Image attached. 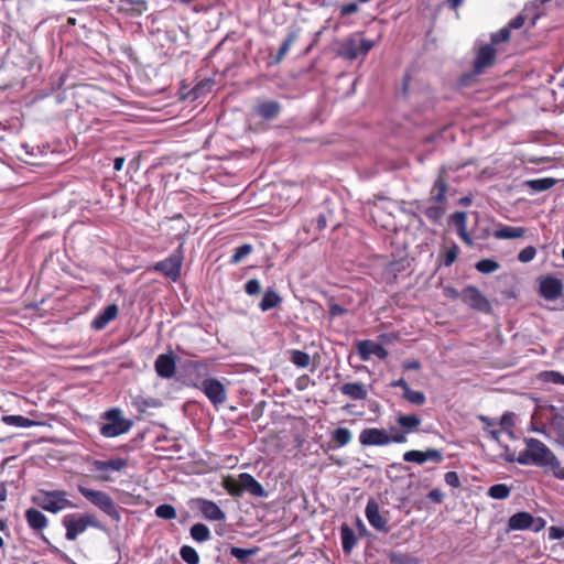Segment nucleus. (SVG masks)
Masks as SVG:
<instances>
[{
    "instance_id": "6e6552de",
    "label": "nucleus",
    "mask_w": 564,
    "mask_h": 564,
    "mask_svg": "<svg viewBox=\"0 0 564 564\" xmlns=\"http://www.w3.org/2000/svg\"><path fill=\"white\" fill-rule=\"evenodd\" d=\"M199 389L214 406L223 404L227 400L225 386L217 379H203L199 383H193Z\"/></svg>"
},
{
    "instance_id": "f257e3e1",
    "label": "nucleus",
    "mask_w": 564,
    "mask_h": 564,
    "mask_svg": "<svg viewBox=\"0 0 564 564\" xmlns=\"http://www.w3.org/2000/svg\"><path fill=\"white\" fill-rule=\"evenodd\" d=\"M107 422L99 429L104 437L111 438L128 433L133 426V422L123 417L122 411L118 408L110 409L102 416Z\"/></svg>"
},
{
    "instance_id": "ea45409f",
    "label": "nucleus",
    "mask_w": 564,
    "mask_h": 564,
    "mask_svg": "<svg viewBox=\"0 0 564 564\" xmlns=\"http://www.w3.org/2000/svg\"><path fill=\"white\" fill-rule=\"evenodd\" d=\"M181 558L187 564H198L199 555L196 550L192 546L184 545L180 550Z\"/></svg>"
},
{
    "instance_id": "c756f323",
    "label": "nucleus",
    "mask_w": 564,
    "mask_h": 564,
    "mask_svg": "<svg viewBox=\"0 0 564 564\" xmlns=\"http://www.w3.org/2000/svg\"><path fill=\"white\" fill-rule=\"evenodd\" d=\"M280 302L281 297L279 296V294L274 290L269 289L264 292L263 297L259 303V307L262 312H267L278 306Z\"/></svg>"
},
{
    "instance_id": "a19ab883",
    "label": "nucleus",
    "mask_w": 564,
    "mask_h": 564,
    "mask_svg": "<svg viewBox=\"0 0 564 564\" xmlns=\"http://www.w3.org/2000/svg\"><path fill=\"white\" fill-rule=\"evenodd\" d=\"M291 361L300 367V368H306L308 367L311 362V357L307 352L302 350H292L291 351Z\"/></svg>"
},
{
    "instance_id": "e433bc0d",
    "label": "nucleus",
    "mask_w": 564,
    "mask_h": 564,
    "mask_svg": "<svg viewBox=\"0 0 564 564\" xmlns=\"http://www.w3.org/2000/svg\"><path fill=\"white\" fill-rule=\"evenodd\" d=\"M475 268L478 272L488 274V273H492V272H496L497 270H499L500 264L496 260L486 258V259L479 260L475 264Z\"/></svg>"
},
{
    "instance_id": "774afa93",
    "label": "nucleus",
    "mask_w": 564,
    "mask_h": 564,
    "mask_svg": "<svg viewBox=\"0 0 564 564\" xmlns=\"http://www.w3.org/2000/svg\"><path fill=\"white\" fill-rule=\"evenodd\" d=\"M329 312L332 316H338L346 313V310L338 304L330 305Z\"/></svg>"
},
{
    "instance_id": "6e6d98bb",
    "label": "nucleus",
    "mask_w": 564,
    "mask_h": 564,
    "mask_svg": "<svg viewBox=\"0 0 564 564\" xmlns=\"http://www.w3.org/2000/svg\"><path fill=\"white\" fill-rule=\"evenodd\" d=\"M444 480L453 488H458L460 486V480L456 471H447L444 476Z\"/></svg>"
},
{
    "instance_id": "cd10ccee",
    "label": "nucleus",
    "mask_w": 564,
    "mask_h": 564,
    "mask_svg": "<svg viewBox=\"0 0 564 564\" xmlns=\"http://www.w3.org/2000/svg\"><path fill=\"white\" fill-rule=\"evenodd\" d=\"M25 518L29 525L34 530H41L47 524L45 516L37 509L31 508L26 510Z\"/></svg>"
},
{
    "instance_id": "39448f33",
    "label": "nucleus",
    "mask_w": 564,
    "mask_h": 564,
    "mask_svg": "<svg viewBox=\"0 0 564 564\" xmlns=\"http://www.w3.org/2000/svg\"><path fill=\"white\" fill-rule=\"evenodd\" d=\"M525 446L530 448L531 460L533 465L544 468L558 467V458L554 453L540 440L538 438H525Z\"/></svg>"
},
{
    "instance_id": "72a5a7b5",
    "label": "nucleus",
    "mask_w": 564,
    "mask_h": 564,
    "mask_svg": "<svg viewBox=\"0 0 564 564\" xmlns=\"http://www.w3.org/2000/svg\"><path fill=\"white\" fill-rule=\"evenodd\" d=\"M2 421L8 425L22 429L31 427L37 424L35 421H32L22 415H4Z\"/></svg>"
},
{
    "instance_id": "a18cd8bd",
    "label": "nucleus",
    "mask_w": 564,
    "mask_h": 564,
    "mask_svg": "<svg viewBox=\"0 0 564 564\" xmlns=\"http://www.w3.org/2000/svg\"><path fill=\"white\" fill-rule=\"evenodd\" d=\"M132 405L139 412H144L148 408H155L159 405L155 399H144L142 397H137L132 401Z\"/></svg>"
},
{
    "instance_id": "f03ea898",
    "label": "nucleus",
    "mask_w": 564,
    "mask_h": 564,
    "mask_svg": "<svg viewBox=\"0 0 564 564\" xmlns=\"http://www.w3.org/2000/svg\"><path fill=\"white\" fill-rule=\"evenodd\" d=\"M33 501L40 508L52 513H57L70 505L68 492L65 490H39L34 495Z\"/></svg>"
},
{
    "instance_id": "13d9d810",
    "label": "nucleus",
    "mask_w": 564,
    "mask_h": 564,
    "mask_svg": "<svg viewBox=\"0 0 564 564\" xmlns=\"http://www.w3.org/2000/svg\"><path fill=\"white\" fill-rule=\"evenodd\" d=\"M564 538V528L552 525L549 528L550 540H561Z\"/></svg>"
},
{
    "instance_id": "5701e85b",
    "label": "nucleus",
    "mask_w": 564,
    "mask_h": 564,
    "mask_svg": "<svg viewBox=\"0 0 564 564\" xmlns=\"http://www.w3.org/2000/svg\"><path fill=\"white\" fill-rule=\"evenodd\" d=\"M118 306L116 304L108 305L101 313H99L91 322L93 328L100 330L104 329L111 321L118 315Z\"/></svg>"
},
{
    "instance_id": "09e8293b",
    "label": "nucleus",
    "mask_w": 564,
    "mask_h": 564,
    "mask_svg": "<svg viewBox=\"0 0 564 564\" xmlns=\"http://www.w3.org/2000/svg\"><path fill=\"white\" fill-rule=\"evenodd\" d=\"M541 378L545 382H551L555 384H564V376L557 371H544L541 373Z\"/></svg>"
},
{
    "instance_id": "69168bd1",
    "label": "nucleus",
    "mask_w": 564,
    "mask_h": 564,
    "mask_svg": "<svg viewBox=\"0 0 564 564\" xmlns=\"http://www.w3.org/2000/svg\"><path fill=\"white\" fill-rule=\"evenodd\" d=\"M429 498L432 500V501H435V502H441L444 498V495L441 490L438 489H433L429 492Z\"/></svg>"
},
{
    "instance_id": "bb28decb",
    "label": "nucleus",
    "mask_w": 564,
    "mask_h": 564,
    "mask_svg": "<svg viewBox=\"0 0 564 564\" xmlns=\"http://www.w3.org/2000/svg\"><path fill=\"white\" fill-rule=\"evenodd\" d=\"M525 231L523 227L501 226L492 235L496 239H517L523 237Z\"/></svg>"
},
{
    "instance_id": "a211bd4d",
    "label": "nucleus",
    "mask_w": 564,
    "mask_h": 564,
    "mask_svg": "<svg viewBox=\"0 0 564 564\" xmlns=\"http://www.w3.org/2000/svg\"><path fill=\"white\" fill-rule=\"evenodd\" d=\"M154 368L159 377L171 379L175 375L176 364L172 354H161L156 357Z\"/></svg>"
},
{
    "instance_id": "e2e57ef3",
    "label": "nucleus",
    "mask_w": 564,
    "mask_h": 564,
    "mask_svg": "<svg viewBox=\"0 0 564 564\" xmlns=\"http://www.w3.org/2000/svg\"><path fill=\"white\" fill-rule=\"evenodd\" d=\"M444 295L446 297H449V299H453V300H456V299H462V293H459L455 288L453 286H446L444 288Z\"/></svg>"
},
{
    "instance_id": "4c0bfd02",
    "label": "nucleus",
    "mask_w": 564,
    "mask_h": 564,
    "mask_svg": "<svg viewBox=\"0 0 564 564\" xmlns=\"http://www.w3.org/2000/svg\"><path fill=\"white\" fill-rule=\"evenodd\" d=\"M351 432L347 427H338L333 433V441L338 447L346 446L351 441Z\"/></svg>"
},
{
    "instance_id": "c85d7f7f",
    "label": "nucleus",
    "mask_w": 564,
    "mask_h": 564,
    "mask_svg": "<svg viewBox=\"0 0 564 564\" xmlns=\"http://www.w3.org/2000/svg\"><path fill=\"white\" fill-rule=\"evenodd\" d=\"M299 37V31L297 30H291L285 40L283 41V43L281 44L275 57H274V62L275 63H280L284 56L288 54V52L290 51L291 46L295 43V41L297 40Z\"/></svg>"
},
{
    "instance_id": "dca6fc26",
    "label": "nucleus",
    "mask_w": 564,
    "mask_h": 564,
    "mask_svg": "<svg viewBox=\"0 0 564 564\" xmlns=\"http://www.w3.org/2000/svg\"><path fill=\"white\" fill-rule=\"evenodd\" d=\"M357 351L360 356V359L364 361H368L371 355H375L380 360H384L389 355L388 350L383 346L371 340L358 341Z\"/></svg>"
},
{
    "instance_id": "f3484780",
    "label": "nucleus",
    "mask_w": 564,
    "mask_h": 564,
    "mask_svg": "<svg viewBox=\"0 0 564 564\" xmlns=\"http://www.w3.org/2000/svg\"><path fill=\"white\" fill-rule=\"evenodd\" d=\"M540 293L549 301L558 299L563 293V283L554 276H546L540 282Z\"/></svg>"
},
{
    "instance_id": "6ab92c4d",
    "label": "nucleus",
    "mask_w": 564,
    "mask_h": 564,
    "mask_svg": "<svg viewBox=\"0 0 564 564\" xmlns=\"http://www.w3.org/2000/svg\"><path fill=\"white\" fill-rule=\"evenodd\" d=\"M238 479L240 481L242 492L247 491L259 498L267 497V491L252 475L242 473L239 475Z\"/></svg>"
},
{
    "instance_id": "a878e982",
    "label": "nucleus",
    "mask_w": 564,
    "mask_h": 564,
    "mask_svg": "<svg viewBox=\"0 0 564 564\" xmlns=\"http://www.w3.org/2000/svg\"><path fill=\"white\" fill-rule=\"evenodd\" d=\"M87 527L100 528L99 521L93 514H84L78 519H73V540L77 534L84 532Z\"/></svg>"
},
{
    "instance_id": "37998d69",
    "label": "nucleus",
    "mask_w": 564,
    "mask_h": 564,
    "mask_svg": "<svg viewBox=\"0 0 564 564\" xmlns=\"http://www.w3.org/2000/svg\"><path fill=\"white\" fill-rule=\"evenodd\" d=\"M155 516L164 520H172L176 518V510L173 506L163 503L155 508Z\"/></svg>"
},
{
    "instance_id": "20e7f679",
    "label": "nucleus",
    "mask_w": 564,
    "mask_h": 564,
    "mask_svg": "<svg viewBox=\"0 0 564 564\" xmlns=\"http://www.w3.org/2000/svg\"><path fill=\"white\" fill-rule=\"evenodd\" d=\"M78 491L95 507L100 509L104 513L115 521H120V512L112 498L101 490H94L84 486H78Z\"/></svg>"
},
{
    "instance_id": "58836bf2",
    "label": "nucleus",
    "mask_w": 564,
    "mask_h": 564,
    "mask_svg": "<svg viewBox=\"0 0 564 564\" xmlns=\"http://www.w3.org/2000/svg\"><path fill=\"white\" fill-rule=\"evenodd\" d=\"M253 250L252 245L245 243L235 249L234 254L231 256L230 263L238 264L243 261Z\"/></svg>"
},
{
    "instance_id": "9d476101",
    "label": "nucleus",
    "mask_w": 564,
    "mask_h": 564,
    "mask_svg": "<svg viewBox=\"0 0 564 564\" xmlns=\"http://www.w3.org/2000/svg\"><path fill=\"white\" fill-rule=\"evenodd\" d=\"M462 301L479 312H488L490 310V303L487 297L473 285H468L463 290Z\"/></svg>"
},
{
    "instance_id": "603ef678",
    "label": "nucleus",
    "mask_w": 564,
    "mask_h": 564,
    "mask_svg": "<svg viewBox=\"0 0 564 564\" xmlns=\"http://www.w3.org/2000/svg\"><path fill=\"white\" fill-rule=\"evenodd\" d=\"M459 253V248L457 245H453L451 248H448L445 252V256H444V265L445 267H451L455 260L457 259V256Z\"/></svg>"
},
{
    "instance_id": "7c9ffc66",
    "label": "nucleus",
    "mask_w": 564,
    "mask_h": 564,
    "mask_svg": "<svg viewBox=\"0 0 564 564\" xmlns=\"http://www.w3.org/2000/svg\"><path fill=\"white\" fill-rule=\"evenodd\" d=\"M397 422L400 427L408 434L419 427L421 424V419L415 414H402L398 417Z\"/></svg>"
},
{
    "instance_id": "3c124183",
    "label": "nucleus",
    "mask_w": 564,
    "mask_h": 564,
    "mask_svg": "<svg viewBox=\"0 0 564 564\" xmlns=\"http://www.w3.org/2000/svg\"><path fill=\"white\" fill-rule=\"evenodd\" d=\"M536 256V249L532 246L525 247L518 253V260L522 263L532 261Z\"/></svg>"
},
{
    "instance_id": "2eb2a0df",
    "label": "nucleus",
    "mask_w": 564,
    "mask_h": 564,
    "mask_svg": "<svg viewBox=\"0 0 564 564\" xmlns=\"http://www.w3.org/2000/svg\"><path fill=\"white\" fill-rule=\"evenodd\" d=\"M496 50L492 44L480 46L474 62V73L479 75L494 64Z\"/></svg>"
},
{
    "instance_id": "79ce46f5",
    "label": "nucleus",
    "mask_w": 564,
    "mask_h": 564,
    "mask_svg": "<svg viewBox=\"0 0 564 564\" xmlns=\"http://www.w3.org/2000/svg\"><path fill=\"white\" fill-rule=\"evenodd\" d=\"M402 397L408 402H410L411 404H414V405H422L426 400L425 394L423 392L412 390L411 388L406 389V391L403 393Z\"/></svg>"
},
{
    "instance_id": "f8f14e48",
    "label": "nucleus",
    "mask_w": 564,
    "mask_h": 564,
    "mask_svg": "<svg viewBox=\"0 0 564 564\" xmlns=\"http://www.w3.org/2000/svg\"><path fill=\"white\" fill-rule=\"evenodd\" d=\"M403 460L408 463H416L419 465H422L429 460L441 463L443 460V453L436 448H429L424 452L412 449L403 454Z\"/></svg>"
},
{
    "instance_id": "052dcab7",
    "label": "nucleus",
    "mask_w": 564,
    "mask_h": 564,
    "mask_svg": "<svg viewBox=\"0 0 564 564\" xmlns=\"http://www.w3.org/2000/svg\"><path fill=\"white\" fill-rule=\"evenodd\" d=\"M524 17L522 14H519L517 15L516 18H513L509 23H508V28L509 30L511 29H520L523 24H524Z\"/></svg>"
},
{
    "instance_id": "0eeeda50",
    "label": "nucleus",
    "mask_w": 564,
    "mask_h": 564,
    "mask_svg": "<svg viewBox=\"0 0 564 564\" xmlns=\"http://www.w3.org/2000/svg\"><path fill=\"white\" fill-rule=\"evenodd\" d=\"M544 527L545 521L542 518L535 519L530 512L520 511L509 518L507 531H522L531 529L534 532H539Z\"/></svg>"
},
{
    "instance_id": "338daca9",
    "label": "nucleus",
    "mask_w": 564,
    "mask_h": 564,
    "mask_svg": "<svg viewBox=\"0 0 564 564\" xmlns=\"http://www.w3.org/2000/svg\"><path fill=\"white\" fill-rule=\"evenodd\" d=\"M390 386L393 388H401L403 390V393L406 391V389H410V386L403 378L392 381Z\"/></svg>"
},
{
    "instance_id": "8fccbe9b",
    "label": "nucleus",
    "mask_w": 564,
    "mask_h": 564,
    "mask_svg": "<svg viewBox=\"0 0 564 564\" xmlns=\"http://www.w3.org/2000/svg\"><path fill=\"white\" fill-rule=\"evenodd\" d=\"M388 440H390V443H405L406 442V433L403 430H400L398 427H391L390 434H388Z\"/></svg>"
},
{
    "instance_id": "b1692460",
    "label": "nucleus",
    "mask_w": 564,
    "mask_h": 564,
    "mask_svg": "<svg viewBox=\"0 0 564 564\" xmlns=\"http://www.w3.org/2000/svg\"><path fill=\"white\" fill-rule=\"evenodd\" d=\"M281 110V106L278 101L267 100L256 106V112L264 120H271L275 118Z\"/></svg>"
},
{
    "instance_id": "864d4df0",
    "label": "nucleus",
    "mask_w": 564,
    "mask_h": 564,
    "mask_svg": "<svg viewBox=\"0 0 564 564\" xmlns=\"http://www.w3.org/2000/svg\"><path fill=\"white\" fill-rule=\"evenodd\" d=\"M509 37H510V30L508 26H505L491 35V42H492V44H499V43L508 41Z\"/></svg>"
},
{
    "instance_id": "c9c22d12",
    "label": "nucleus",
    "mask_w": 564,
    "mask_h": 564,
    "mask_svg": "<svg viewBox=\"0 0 564 564\" xmlns=\"http://www.w3.org/2000/svg\"><path fill=\"white\" fill-rule=\"evenodd\" d=\"M511 488L506 484H496L492 485L487 495L492 499L503 500L510 496Z\"/></svg>"
},
{
    "instance_id": "9b49d317",
    "label": "nucleus",
    "mask_w": 564,
    "mask_h": 564,
    "mask_svg": "<svg viewBox=\"0 0 564 564\" xmlns=\"http://www.w3.org/2000/svg\"><path fill=\"white\" fill-rule=\"evenodd\" d=\"M365 516L369 524L377 531L388 533L390 527L388 519L384 518L379 511V505L375 499H369L365 509Z\"/></svg>"
},
{
    "instance_id": "5fc2aeb1",
    "label": "nucleus",
    "mask_w": 564,
    "mask_h": 564,
    "mask_svg": "<svg viewBox=\"0 0 564 564\" xmlns=\"http://www.w3.org/2000/svg\"><path fill=\"white\" fill-rule=\"evenodd\" d=\"M261 283L257 279L249 280L245 285V291L248 295H257L261 292Z\"/></svg>"
},
{
    "instance_id": "ddd939ff",
    "label": "nucleus",
    "mask_w": 564,
    "mask_h": 564,
    "mask_svg": "<svg viewBox=\"0 0 564 564\" xmlns=\"http://www.w3.org/2000/svg\"><path fill=\"white\" fill-rule=\"evenodd\" d=\"M359 442L362 446H384L390 444L388 433L382 429L367 427L359 434Z\"/></svg>"
},
{
    "instance_id": "4d7b16f0",
    "label": "nucleus",
    "mask_w": 564,
    "mask_h": 564,
    "mask_svg": "<svg viewBox=\"0 0 564 564\" xmlns=\"http://www.w3.org/2000/svg\"><path fill=\"white\" fill-rule=\"evenodd\" d=\"M530 448L525 446V449L519 454L516 462H518L520 465H533V460H531L530 456Z\"/></svg>"
},
{
    "instance_id": "4468645a",
    "label": "nucleus",
    "mask_w": 564,
    "mask_h": 564,
    "mask_svg": "<svg viewBox=\"0 0 564 564\" xmlns=\"http://www.w3.org/2000/svg\"><path fill=\"white\" fill-rule=\"evenodd\" d=\"M446 174L447 169L442 166L430 192V199L437 204H443L446 202V193L449 188Z\"/></svg>"
},
{
    "instance_id": "c03bdc74",
    "label": "nucleus",
    "mask_w": 564,
    "mask_h": 564,
    "mask_svg": "<svg viewBox=\"0 0 564 564\" xmlns=\"http://www.w3.org/2000/svg\"><path fill=\"white\" fill-rule=\"evenodd\" d=\"M425 217L433 221V223H438L441 220V218L443 217V215L445 214V208L442 207V206H436V205H433V206H429L426 207L424 210H423Z\"/></svg>"
},
{
    "instance_id": "49530a36",
    "label": "nucleus",
    "mask_w": 564,
    "mask_h": 564,
    "mask_svg": "<svg viewBox=\"0 0 564 564\" xmlns=\"http://www.w3.org/2000/svg\"><path fill=\"white\" fill-rule=\"evenodd\" d=\"M257 553V549H241L237 546L230 547V554L236 557L239 562L246 563L249 556Z\"/></svg>"
},
{
    "instance_id": "1a4fd4ad",
    "label": "nucleus",
    "mask_w": 564,
    "mask_h": 564,
    "mask_svg": "<svg viewBox=\"0 0 564 564\" xmlns=\"http://www.w3.org/2000/svg\"><path fill=\"white\" fill-rule=\"evenodd\" d=\"M128 466V459L123 457H115L108 460H93L91 470L101 473L99 476L102 480H109V473L121 471Z\"/></svg>"
},
{
    "instance_id": "423d86ee",
    "label": "nucleus",
    "mask_w": 564,
    "mask_h": 564,
    "mask_svg": "<svg viewBox=\"0 0 564 564\" xmlns=\"http://www.w3.org/2000/svg\"><path fill=\"white\" fill-rule=\"evenodd\" d=\"M183 264V245H180L166 259L156 262L153 265L155 271L161 272L163 275L172 281H176L180 276Z\"/></svg>"
},
{
    "instance_id": "bf43d9fd",
    "label": "nucleus",
    "mask_w": 564,
    "mask_h": 564,
    "mask_svg": "<svg viewBox=\"0 0 564 564\" xmlns=\"http://www.w3.org/2000/svg\"><path fill=\"white\" fill-rule=\"evenodd\" d=\"M357 11H358V4L356 2H350V3L344 4L340 8L341 15H350Z\"/></svg>"
},
{
    "instance_id": "680f3d73",
    "label": "nucleus",
    "mask_w": 564,
    "mask_h": 564,
    "mask_svg": "<svg viewBox=\"0 0 564 564\" xmlns=\"http://www.w3.org/2000/svg\"><path fill=\"white\" fill-rule=\"evenodd\" d=\"M226 489L229 492V495H231L234 497H240L243 494L242 490H241V485H240L239 480H238L237 484L227 485Z\"/></svg>"
},
{
    "instance_id": "4be33fe9",
    "label": "nucleus",
    "mask_w": 564,
    "mask_h": 564,
    "mask_svg": "<svg viewBox=\"0 0 564 564\" xmlns=\"http://www.w3.org/2000/svg\"><path fill=\"white\" fill-rule=\"evenodd\" d=\"M185 369L191 378H194V383H199L209 373V366L205 361L189 360L185 364Z\"/></svg>"
},
{
    "instance_id": "393cba45",
    "label": "nucleus",
    "mask_w": 564,
    "mask_h": 564,
    "mask_svg": "<svg viewBox=\"0 0 564 564\" xmlns=\"http://www.w3.org/2000/svg\"><path fill=\"white\" fill-rule=\"evenodd\" d=\"M340 392L352 400H364L367 398L368 391L362 383L348 382L340 387Z\"/></svg>"
},
{
    "instance_id": "2f4dec72",
    "label": "nucleus",
    "mask_w": 564,
    "mask_h": 564,
    "mask_svg": "<svg viewBox=\"0 0 564 564\" xmlns=\"http://www.w3.org/2000/svg\"><path fill=\"white\" fill-rule=\"evenodd\" d=\"M340 535L343 551L345 553H350L357 543L354 531L349 527L343 525L340 529Z\"/></svg>"
},
{
    "instance_id": "aec40b11",
    "label": "nucleus",
    "mask_w": 564,
    "mask_h": 564,
    "mask_svg": "<svg viewBox=\"0 0 564 564\" xmlns=\"http://www.w3.org/2000/svg\"><path fill=\"white\" fill-rule=\"evenodd\" d=\"M451 223L455 226L457 235L467 245L473 246L474 241L467 232V214L465 212H455L451 215Z\"/></svg>"
},
{
    "instance_id": "412c9836",
    "label": "nucleus",
    "mask_w": 564,
    "mask_h": 564,
    "mask_svg": "<svg viewBox=\"0 0 564 564\" xmlns=\"http://www.w3.org/2000/svg\"><path fill=\"white\" fill-rule=\"evenodd\" d=\"M199 511L209 521H224L226 519L225 512L212 500L200 499Z\"/></svg>"
},
{
    "instance_id": "de8ad7c7",
    "label": "nucleus",
    "mask_w": 564,
    "mask_h": 564,
    "mask_svg": "<svg viewBox=\"0 0 564 564\" xmlns=\"http://www.w3.org/2000/svg\"><path fill=\"white\" fill-rule=\"evenodd\" d=\"M514 413L506 412L500 419L501 430L506 431L510 437H513L512 429L514 426Z\"/></svg>"
},
{
    "instance_id": "f704fd0d",
    "label": "nucleus",
    "mask_w": 564,
    "mask_h": 564,
    "mask_svg": "<svg viewBox=\"0 0 564 564\" xmlns=\"http://www.w3.org/2000/svg\"><path fill=\"white\" fill-rule=\"evenodd\" d=\"M191 536L196 542H205L210 539V531L207 525L203 523H195L191 528Z\"/></svg>"
},
{
    "instance_id": "7ed1b4c3",
    "label": "nucleus",
    "mask_w": 564,
    "mask_h": 564,
    "mask_svg": "<svg viewBox=\"0 0 564 564\" xmlns=\"http://www.w3.org/2000/svg\"><path fill=\"white\" fill-rule=\"evenodd\" d=\"M375 46V42L364 39L358 34H351L344 39L338 45V55L346 59H356L365 56Z\"/></svg>"
},
{
    "instance_id": "0e129e2a",
    "label": "nucleus",
    "mask_w": 564,
    "mask_h": 564,
    "mask_svg": "<svg viewBox=\"0 0 564 564\" xmlns=\"http://www.w3.org/2000/svg\"><path fill=\"white\" fill-rule=\"evenodd\" d=\"M404 370H419L421 368V364L417 360H406L402 365Z\"/></svg>"
},
{
    "instance_id": "473e14b6",
    "label": "nucleus",
    "mask_w": 564,
    "mask_h": 564,
    "mask_svg": "<svg viewBox=\"0 0 564 564\" xmlns=\"http://www.w3.org/2000/svg\"><path fill=\"white\" fill-rule=\"evenodd\" d=\"M525 186L531 188L534 192H544L550 189L556 184V180L552 177H543V178H535V180H528L525 181Z\"/></svg>"
}]
</instances>
